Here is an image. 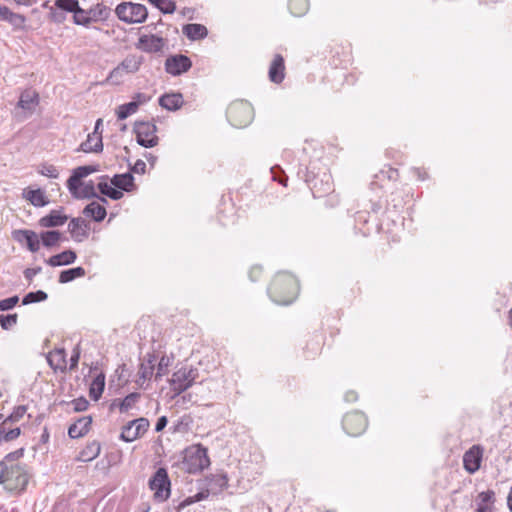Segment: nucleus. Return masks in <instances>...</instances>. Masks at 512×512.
I'll return each instance as SVG.
<instances>
[{
    "mask_svg": "<svg viewBox=\"0 0 512 512\" xmlns=\"http://www.w3.org/2000/svg\"><path fill=\"white\" fill-rule=\"evenodd\" d=\"M105 388V375L103 373L98 374L90 384L89 394L93 400H98Z\"/></svg>",
    "mask_w": 512,
    "mask_h": 512,
    "instance_id": "nucleus-34",
    "label": "nucleus"
},
{
    "mask_svg": "<svg viewBox=\"0 0 512 512\" xmlns=\"http://www.w3.org/2000/svg\"><path fill=\"white\" fill-rule=\"evenodd\" d=\"M170 479L165 468H159L149 480V487L154 491L155 499L165 501L170 496Z\"/></svg>",
    "mask_w": 512,
    "mask_h": 512,
    "instance_id": "nucleus-6",
    "label": "nucleus"
},
{
    "mask_svg": "<svg viewBox=\"0 0 512 512\" xmlns=\"http://www.w3.org/2000/svg\"><path fill=\"white\" fill-rule=\"evenodd\" d=\"M187 471L195 474L210 465L207 449L201 445H193L185 450L184 461Z\"/></svg>",
    "mask_w": 512,
    "mask_h": 512,
    "instance_id": "nucleus-3",
    "label": "nucleus"
},
{
    "mask_svg": "<svg viewBox=\"0 0 512 512\" xmlns=\"http://www.w3.org/2000/svg\"><path fill=\"white\" fill-rule=\"evenodd\" d=\"M47 293L42 290H38L36 292H29L22 299L23 305H28L32 303L41 302L47 299Z\"/></svg>",
    "mask_w": 512,
    "mask_h": 512,
    "instance_id": "nucleus-46",
    "label": "nucleus"
},
{
    "mask_svg": "<svg viewBox=\"0 0 512 512\" xmlns=\"http://www.w3.org/2000/svg\"><path fill=\"white\" fill-rule=\"evenodd\" d=\"M254 116L253 107L247 101H235L227 109V119L236 128L246 127Z\"/></svg>",
    "mask_w": 512,
    "mask_h": 512,
    "instance_id": "nucleus-2",
    "label": "nucleus"
},
{
    "mask_svg": "<svg viewBox=\"0 0 512 512\" xmlns=\"http://www.w3.org/2000/svg\"><path fill=\"white\" fill-rule=\"evenodd\" d=\"M192 67V62L189 57L178 54L169 56L165 60V70L167 73L178 76L187 72Z\"/></svg>",
    "mask_w": 512,
    "mask_h": 512,
    "instance_id": "nucleus-12",
    "label": "nucleus"
},
{
    "mask_svg": "<svg viewBox=\"0 0 512 512\" xmlns=\"http://www.w3.org/2000/svg\"><path fill=\"white\" fill-rule=\"evenodd\" d=\"M49 18L51 19V21L58 24L62 23L66 19L64 12L62 10H59L55 6L50 8Z\"/></svg>",
    "mask_w": 512,
    "mask_h": 512,
    "instance_id": "nucleus-54",
    "label": "nucleus"
},
{
    "mask_svg": "<svg viewBox=\"0 0 512 512\" xmlns=\"http://www.w3.org/2000/svg\"><path fill=\"white\" fill-rule=\"evenodd\" d=\"M11 482V488L23 490L28 483V475L20 464H6L3 483Z\"/></svg>",
    "mask_w": 512,
    "mask_h": 512,
    "instance_id": "nucleus-10",
    "label": "nucleus"
},
{
    "mask_svg": "<svg viewBox=\"0 0 512 512\" xmlns=\"http://www.w3.org/2000/svg\"><path fill=\"white\" fill-rule=\"evenodd\" d=\"M342 425L347 434L358 436L367 428V418L362 412H351L344 416Z\"/></svg>",
    "mask_w": 512,
    "mask_h": 512,
    "instance_id": "nucleus-8",
    "label": "nucleus"
},
{
    "mask_svg": "<svg viewBox=\"0 0 512 512\" xmlns=\"http://www.w3.org/2000/svg\"><path fill=\"white\" fill-rule=\"evenodd\" d=\"M11 422L7 419V417L0 421V442L1 441H12L16 439L20 435V428L16 427L13 429L9 428V424Z\"/></svg>",
    "mask_w": 512,
    "mask_h": 512,
    "instance_id": "nucleus-31",
    "label": "nucleus"
},
{
    "mask_svg": "<svg viewBox=\"0 0 512 512\" xmlns=\"http://www.w3.org/2000/svg\"><path fill=\"white\" fill-rule=\"evenodd\" d=\"M148 2L164 14H172L176 10V3L173 0H148Z\"/></svg>",
    "mask_w": 512,
    "mask_h": 512,
    "instance_id": "nucleus-41",
    "label": "nucleus"
},
{
    "mask_svg": "<svg viewBox=\"0 0 512 512\" xmlns=\"http://www.w3.org/2000/svg\"><path fill=\"white\" fill-rule=\"evenodd\" d=\"M137 110V104L132 101L129 103L122 104L117 109V118L119 120H124L128 118L130 115L136 113Z\"/></svg>",
    "mask_w": 512,
    "mask_h": 512,
    "instance_id": "nucleus-42",
    "label": "nucleus"
},
{
    "mask_svg": "<svg viewBox=\"0 0 512 512\" xmlns=\"http://www.w3.org/2000/svg\"><path fill=\"white\" fill-rule=\"evenodd\" d=\"M483 457V448L479 445H473L464 453L463 465L470 474L479 470Z\"/></svg>",
    "mask_w": 512,
    "mask_h": 512,
    "instance_id": "nucleus-13",
    "label": "nucleus"
},
{
    "mask_svg": "<svg viewBox=\"0 0 512 512\" xmlns=\"http://www.w3.org/2000/svg\"><path fill=\"white\" fill-rule=\"evenodd\" d=\"M108 176H102L101 181L98 183L97 188L100 193L104 196L111 198L112 200H119L123 197V193L117 188L112 187L107 182Z\"/></svg>",
    "mask_w": 512,
    "mask_h": 512,
    "instance_id": "nucleus-29",
    "label": "nucleus"
},
{
    "mask_svg": "<svg viewBox=\"0 0 512 512\" xmlns=\"http://www.w3.org/2000/svg\"><path fill=\"white\" fill-rule=\"evenodd\" d=\"M134 177L130 173L116 174L111 179V184L114 185L118 190L129 192L132 190L134 185Z\"/></svg>",
    "mask_w": 512,
    "mask_h": 512,
    "instance_id": "nucleus-26",
    "label": "nucleus"
},
{
    "mask_svg": "<svg viewBox=\"0 0 512 512\" xmlns=\"http://www.w3.org/2000/svg\"><path fill=\"white\" fill-rule=\"evenodd\" d=\"M76 259V252L69 249L49 257L45 262L51 267H58L73 264Z\"/></svg>",
    "mask_w": 512,
    "mask_h": 512,
    "instance_id": "nucleus-17",
    "label": "nucleus"
},
{
    "mask_svg": "<svg viewBox=\"0 0 512 512\" xmlns=\"http://www.w3.org/2000/svg\"><path fill=\"white\" fill-rule=\"evenodd\" d=\"M99 171L98 165H85L79 166L75 168L72 172V175L67 180V188L68 190H75L77 186H81V179L87 177L88 175Z\"/></svg>",
    "mask_w": 512,
    "mask_h": 512,
    "instance_id": "nucleus-14",
    "label": "nucleus"
},
{
    "mask_svg": "<svg viewBox=\"0 0 512 512\" xmlns=\"http://www.w3.org/2000/svg\"><path fill=\"white\" fill-rule=\"evenodd\" d=\"M68 217L60 210H52L48 215L40 218L39 225L44 228L59 227L66 223Z\"/></svg>",
    "mask_w": 512,
    "mask_h": 512,
    "instance_id": "nucleus-19",
    "label": "nucleus"
},
{
    "mask_svg": "<svg viewBox=\"0 0 512 512\" xmlns=\"http://www.w3.org/2000/svg\"><path fill=\"white\" fill-rule=\"evenodd\" d=\"M27 411L26 406L20 405L14 408L13 412L7 417V419L11 422H18L23 416L25 415Z\"/></svg>",
    "mask_w": 512,
    "mask_h": 512,
    "instance_id": "nucleus-52",
    "label": "nucleus"
},
{
    "mask_svg": "<svg viewBox=\"0 0 512 512\" xmlns=\"http://www.w3.org/2000/svg\"><path fill=\"white\" fill-rule=\"evenodd\" d=\"M284 70V59L280 54H276L269 68V79L274 83H281L284 79Z\"/></svg>",
    "mask_w": 512,
    "mask_h": 512,
    "instance_id": "nucleus-21",
    "label": "nucleus"
},
{
    "mask_svg": "<svg viewBox=\"0 0 512 512\" xmlns=\"http://www.w3.org/2000/svg\"><path fill=\"white\" fill-rule=\"evenodd\" d=\"M47 362L54 370L65 371L66 369V352L64 349H55L47 355Z\"/></svg>",
    "mask_w": 512,
    "mask_h": 512,
    "instance_id": "nucleus-22",
    "label": "nucleus"
},
{
    "mask_svg": "<svg viewBox=\"0 0 512 512\" xmlns=\"http://www.w3.org/2000/svg\"><path fill=\"white\" fill-rule=\"evenodd\" d=\"M17 314L0 315V325L4 330H8L17 323Z\"/></svg>",
    "mask_w": 512,
    "mask_h": 512,
    "instance_id": "nucleus-48",
    "label": "nucleus"
},
{
    "mask_svg": "<svg viewBox=\"0 0 512 512\" xmlns=\"http://www.w3.org/2000/svg\"><path fill=\"white\" fill-rule=\"evenodd\" d=\"M204 498V494L203 493H198L197 495H195V497H188L187 499H185L183 502L180 503V505L178 506V510L186 507L187 505H190L196 501H200Z\"/></svg>",
    "mask_w": 512,
    "mask_h": 512,
    "instance_id": "nucleus-59",
    "label": "nucleus"
},
{
    "mask_svg": "<svg viewBox=\"0 0 512 512\" xmlns=\"http://www.w3.org/2000/svg\"><path fill=\"white\" fill-rule=\"evenodd\" d=\"M79 1L78 0H56L55 7L63 12L75 13L77 9H79Z\"/></svg>",
    "mask_w": 512,
    "mask_h": 512,
    "instance_id": "nucleus-45",
    "label": "nucleus"
},
{
    "mask_svg": "<svg viewBox=\"0 0 512 512\" xmlns=\"http://www.w3.org/2000/svg\"><path fill=\"white\" fill-rule=\"evenodd\" d=\"M92 424V418L90 416H85L79 418L74 424H72L68 429L69 437L76 439L84 436L90 430Z\"/></svg>",
    "mask_w": 512,
    "mask_h": 512,
    "instance_id": "nucleus-18",
    "label": "nucleus"
},
{
    "mask_svg": "<svg viewBox=\"0 0 512 512\" xmlns=\"http://www.w3.org/2000/svg\"><path fill=\"white\" fill-rule=\"evenodd\" d=\"M19 234L26 236L25 244L30 252L35 253L40 249V239L36 232L27 229H20Z\"/></svg>",
    "mask_w": 512,
    "mask_h": 512,
    "instance_id": "nucleus-35",
    "label": "nucleus"
},
{
    "mask_svg": "<svg viewBox=\"0 0 512 512\" xmlns=\"http://www.w3.org/2000/svg\"><path fill=\"white\" fill-rule=\"evenodd\" d=\"M83 214L91 217L96 222H101L106 217L107 212L104 206L97 202H91L84 208Z\"/></svg>",
    "mask_w": 512,
    "mask_h": 512,
    "instance_id": "nucleus-27",
    "label": "nucleus"
},
{
    "mask_svg": "<svg viewBox=\"0 0 512 512\" xmlns=\"http://www.w3.org/2000/svg\"><path fill=\"white\" fill-rule=\"evenodd\" d=\"M38 101V94L35 91L26 90L20 95L18 106L24 110L32 111Z\"/></svg>",
    "mask_w": 512,
    "mask_h": 512,
    "instance_id": "nucleus-32",
    "label": "nucleus"
},
{
    "mask_svg": "<svg viewBox=\"0 0 512 512\" xmlns=\"http://www.w3.org/2000/svg\"><path fill=\"white\" fill-rule=\"evenodd\" d=\"M23 456V449H18L16 451H13L11 453H8L4 460L6 462L7 465H9V463L15 461V460H18L19 458H21Z\"/></svg>",
    "mask_w": 512,
    "mask_h": 512,
    "instance_id": "nucleus-58",
    "label": "nucleus"
},
{
    "mask_svg": "<svg viewBox=\"0 0 512 512\" xmlns=\"http://www.w3.org/2000/svg\"><path fill=\"white\" fill-rule=\"evenodd\" d=\"M183 34L190 40L204 39L208 35L207 28L202 24H186L182 28Z\"/></svg>",
    "mask_w": 512,
    "mask_h": 512,
    "instance_id": "nucleus-23",
    "label": "nucleus"
},
{
    "mask_svg": "<svg viewBox=\"0 0 512 512\" xmlns=\"http://www.w3.org/2000/svg\"><path fill=\"white\" fill-rule=\"evenodd\" d=\"M124 74V71L121 69V67L118 65L115 67L108 75L106 82L113 83L115 85H119L122 82V76Z\"/></svg>",
    "mask_w": 512,
    "mask_h": 512,
    "instance_id": "nucleus-49",
    "label": "nucleus"
},
{
    "mask_svg": "<svg viewBox=\"0 0 512 512\" xmlns=\"http://www.w3.org/2000/svg\"><path fill=\"white\" fill-rule=\"evenodd\" d=\"M60 238L61 233L56 230L44 231L40 234L42 244L47 248L55 246L59 242Z\"/></svg>",
    "mask_w": 512,
    "mask_h": 512,
    "instance_id": "nucleus-39",
    "label": "nucleus"
},
{
    "mask_svg": "<svg viewBox=\"0 0 512 512\" xmlns=\"http://www.w3.org/2000/svg\"><path fill=\"white\" fill-rule=\"evenodd\" d=\"M167 39L155 34L141 35L136 48L145 53H161L167 46Z\"/></svg>",
    "mask_w": 512,
    "mask_h": 512,
    "instance_id": "nucleus-9",
    "label": "nucleus"
},
{
    "mask_svg": "<svg viewBox=\"0 0 512 512\" xmlns=\"http://www.w3.org/2000/svg\"><path fill=\"white\" fill-rule=\"evenodd\" d=\"M494 502V492L491 490L483 491L478 495L477 512H493L492 503Z\"/></svg>",
    "mask_w": 512,
    "mask_h": 512,
    "instance_id": "nucleus-30",
    "label": "nucleus"
},
{
    "mask_svg": "<svg viewBox=\"0 0 512 512\" xmlns=\"http://www.w3.org/2000/svg\"><path fill=\"white\" fill-rule=\"evenodd\" d=\"M198 372L196 369L182 367L176 372L173 373L171 379V385L175 392L182 393L192 386L194 383Z\"/></svg>",
    "mask_w": 512,
    "mask_h": 512,
    "instance_id": "nucleus-7",
    "label": "nucleus"
},
{
    "mask_svg": "<svg viewBox=\"0 0 512 512\" xmlns=\"http://www.w3.org/2000/svg\"><path fill=\"white\" fill-rule=\"evenodd\" d=\"M89 14L90 22H98L106 20L110 15V9L103 4H96L87 10Z\"/></svg>",
    "mask_w": 512,
    "mask_h": 512,
    "instance_id": "nucleus-33",
    "label": "nucleus"
},
{
    "mask_svg": "<svg viewBox=\"0 0 512 512\" xmlns=\"http://www.w3.org/2000/svg\"><path fill=\"white\" fill-rule=\"evenodd\" d=\"M168 367V361L165 359V357H162L158 363L157 373L155 375V378H161L164 374L167 372Z\"/></svg>",
    "mask_w": 512,
    "mask_h": 512,
    "instance_id": "nucleus-57",
    "label": "nucleus"
},
{
    "mask_svg": "<svg viewBox=\"0 0 512 512\" xmlns=\"http://www.w3.org/2000/svg\"><path fill=\"white\" fill-rule=\"evenodd\" d=\"M41 267L36 268H27L24 271V277L30 282L32 281L33 277L36 276L41 272Z\"/></svg>",
    "mask_w": 512,
    "mask_h": 512,
    "instance_id": "nucleus-63",
    "label": "nucleus"
},
{
    "mask_svg": "<svg viewBox=\"0 0 512 512\" xmlns=\"http://www.w3.org/2000/svg\"><path fill=\"white\" fill-rule=\"evenodd\" d=\"M154 357L148 359L146 362H142L139 366L138 370V379L136 380V383L143 387V384L150 380L154 373Z\"/></svg>",
    "mask_w": 512,
    "mask_h": 512,
    "instance_id": "nucleus-25",
    "label": "nucleus"
},
{
    "mask_svg": "<svg viewBox=\"0 0 512 512\" xmlns=\"http://www.w3.org/2000/svg\"><path fill=\"white\" fill-rule=\"evenodd\" d=\"M89 18L90 17H89L88 11L81 8L80 6H79V9H77L75 11V13L73 14L74 24L80 25V26L89 27L91 24Z\"/></svg>",
    "mask_w": 512,
    "mask_h": 512,
    "instance_id": "nucleus-44",
    "label": "nucleus"
},
{
    "mask_svg": "<svg viewBox=\"0 0 512 512\" xmlns=\"http://www.w3.org/2000/svg\"><path fill=\"white\" fill-rule=\"evenodd\" d=\"M212 480L215 482V484L223 489L227 486L228 478L226 475L220 474V475H214Z\"/></svg>",
    "mask_w": 512,
    "mask_h": 512,
    "instance_id": "nucleus-60",
    "label": "nucleus"
},
{
    "mask_svg": "<svg viewBox=\"0 0 512 512\" xmlns=\"http://www.w3.org/2000/svg\"><path fill=\"white\" fill-rule=\"evenodd\" d=\"M148 428L149 421L146 418L132 420L123 427L120 438L125 442H132L142 436Z\"/></svg>",
    "mask_w": 512,
    "mask_h": 512,
    "instance_id": "nucleus-11",
    "label": "nucleus"
},
{
    "mask_svg": "<svg viewBox=\"0 0 512 512\" xmlns=\"http://www.w3.org/2000/svg\"><path fill=\"white\" fill-rule=\"evenodd\" d=\"M100 444L92 442L88 444L79 454L78 459L83 462H88L95 459L100 454Z\"/></svg>",
    "mask_w": 512,
    "mask_h": 512,
    "instance_id": "nucleus-37",
    "label": "nucleus"
},
{
    "mask_svg": "<svg viewBox=\"0 0 512 512\" xmlns=\"http://www.w3.org/2000/svg\"><path fill=\"white\" fill-rule=\"evenodd\" d=\"M140 398V394L133 392L128 394L123 400L119 401L118 407L121 413L127 412L131 409Z\"/></svg>",
    "mask_w": 512,
    "mask_h": 512,
    "instance_id": "nucleus-43",
    "label": "nucleus"
},
{
    "mask_svg": "<svg viewBox=\"0 0 512 512\" xmlns=\"http://www.w3.org/2000/svg\"><path fill=\"white\" fill-rule=\"evenodd\" d=\"M5 21L10 23L15 29H22L25 25L26 18L24 15L12 12Z\"/></svg>",
    "mask_w": 512,
    "mask_h": 512,
    "instance_id": "nucleus-47",
    "label": "nucleus"
},
{
    "mask_svg": "<svg viewBox=\"0 0 512 512\" xmlns=\"http://www.w3.org/2000/svg\"><path fill=\"white\" fill-rule=\"evenodd\" d=\"M131 170L137 174H144L146 170V163L143 160H137Z\"/></svg>",
    "mask_w": 512,
    "mask_h": 512,
    "instance_id": "nucleus-62",
    "label": "nucleus"
},
{
    "mask_svg": "<svg viewBox=\"0 0 512 512\" xmlns=\"http://www.w3.org/2000/svg\"><path fill=\"white\" fill-rule=\"evenodd\" d=\"M79 358H80V352L78 350V347H76L74 349V352H73L71 358H70V369L71 370H73L77 367Z\"/></svg>",
    "mask_w": 512,
    "mask_h": 512,
    "instance_id": "nucleus-64",
    "label": "nucleus"
},
{
    "mask_svg": "<svg viewBox=\"0 0 512 512\" xmlns=\"http://www.w3.org/2000/svg\"><path fill=\"white\" fill-rule=\"evenodd\" d=\"M324 178H325V187H323V188L318 189L317 181L314 182V185L312 187V191H313L314 195L318 194L319 196H321L322 194H326L332 190V186L330 183V176L325 174Z\"/></svg>",
    "mask_w": 512,
    "mask_h": 512,
    "instance_id": "nucleus-53",
    "label": "nucleus"
},
{
    "mask_svg": "<svg viewBox=\"0 0 512 512\" xmlns=\"http://www.w3.org/2000/svg\"><path fill=\"white\" fill-rule=\"evenodd\" d=\"M278 173L280 174H284L283 170L279 167V166H274L271 168V174H272V178L274 181H278L280 184L286 186V182H287V177L284 175L283 177H280L278 175Z\"/></svg>",
    "mask_w": 512,
    "mask_h": 512,
    "instance_id": "nucleus-55",
    "label": "nucleus"
},
{
    "mask_svg": "<svg viewBox=\"0 0 512 512\" xmlns=\"http://www.w3.org/2000/svg\"><path fill=\"white\" fill-rule=\"evenodd\" d=\"M299 290L297 279L286 272L278 273L269 289L268 293L272 301L280 305L291 304L297 296Z\"/></svg>",
    "mask_w": 512,
    "mask_h": 512,
    "instance_id": "nucleus-1",
    "label": "nucleus"
},
{
    "mask_svg": "<svg viewBox=\"0 0 512 512\" xmlns=\"http://www.w3.org/2000/svg\"><path fill=\"white\" fill-rule=\"evenodd\" d=\"M183 97L180 93L164 94L159 98V105L169 111H175L181 108Z\"/></svg>",
    "mask_w": 512,
    "mask_h": 512,
    "instance_id": "nucleus-24",
    "label": "nucleus"
},
{
    "mask_svg": "<svg viewBox=\"0 0 512 512\" xmlns=\"http://www.w3.org/2000/svg\"><path fill=\"white\" fill-rule=\"evenodd\" d=\"M69 191L72 194V196L77 199L98 198L102 202L107 203V200L104 197L98 196L92 181L88 183H82V185L77 186L75 190Z\"/></svg>",
    "mask_w": 512,
    "mask_h": 512,
    "instance_id": "nucleus-16",
    "label": "nucleus"
},
{
    "mask_svg": "<svg viewBox=\"0 0 512 512\" xmlns=\"http://www.w3.org/2000/svg\"><path fill=\"white\" fill-rule=\"evenodd\" d=\"M72 405H73L74 411L82 412L88 408L89 402L85 398L81 397V398L73 400Z\"/></svg>",
    "mask_w": 512,
    "mask_h": 512,
    "instance_id": "nucleus-56",
    "label": "nucleus"
},
{
    "mask_svg": "<svg viewBox=\"0 0 512 512\" xmlns=\"http://www.w3.org/2000/svg\"><path fill=\"white\" fill-rule=\"evenodd\" d=\"M19 302L18 296H12L3 300H0V311H8L13 309Z\"/></svg>",
    "mask_w": 512,
    "mask_h": 512,
    "instance_id": "nucleus-51",
    "label": "nucleus"
},
{
    "mask_svg": "<svg viewBox=\"0 0 512 512\" xmlns=\"http://www.w3.org/2000/svg\"><path fill=\"white\" fill-rule=\"evenodd\" d=\"M89 224L82 218H72L68 224V231L75 241H82L87 238L89 233Z\"/></svg>",
    "mask_w": 512,
    "mask_h": 512,
    "instance_id": "nucleus-15",
    "label": "nucleus"
},
{
    "mask_svg": "<svg viewBox=\"0 0 512 512\" xmlns=\"http://www.w3.org/2000/svg\"><path fill=\"white\" fill-rule=\"evenodd\" d=\"M85 275L86 271L83 267H74L61 271L58 281L61 284H65Z\"/></svg>",
    "mask_w": 512,
    "mask_h": 512,
    "instance_id": "nucleus-36",
    "label": "nucleus"
},
{
    "mask_svg": "<svg viewBox=\"0 0 512 512\" xmlns=\"http://www.w3.org/2000/svg\"><path fill=\"white\" fill-rule=\"evenodd\" d=\"M85 153H99L103 150V142L101 133H90L86 141L82 142L79 148Z\"/></svg>",
    "mask_w": 512,
    "mask_h": 512,
    "instance_id": "nucleus-20",
    "label": "nucleus"
},
{
    "mask_svg": "<svg viewBox=\"0 0 512 512\" xmlns=\"http://www.w3.org/2000/svg\"><path fill=\"white\" fill-rule=\"evenodd\" d=\"M23 197L35 207H44L49 203L44 191L41 189L24 191Z\"/></svg>",
    "mask_w": 512,
    "mask_h": 512,
    "instance_id": "nucleus-28",
    "label": "nucleus"
},
{
    "mask_svg": "<svg viewBox=\"0 0 512 512\" xmlns=\"http://www.w3.org/2000/svg\"><path fill=\"white\" fill-rule=\"evenodd\" d=\"M142 64V58L137 56H128L126 57L119 66L126 73H135L140 69Z\"/></svg>",
    "mask_w": 512,
    "mask_h": 512,
    "instance_id": "nucleus-38",
    "label": "nucleus"
},
{
    "mask_svg": "<svg viewBox=\"0 0 512 512\" xmlns=\"http://www.w3.org/2000/svg\"><path fill=\"white\" fill-rule=\"evenodd\" d=\"M137 143L145 148L155 147L159 138L156 135L157 127L151 122L138 121L134 125Z\"/></svg>",
    "mask_w": 512,
    "mask_h": 512,
    "instance_id": "nucleus-5",
    "label": "nucleus"
},
{
    "mask_svg": "<svg viewBox=\"0 0 512 512\" xmlns=\"http://www.w3.org/2000/svg\"><path fill=\"white\" fill-rule=\"evenodd\" d=\"M149 100L150 96L146 95L145 93H136L132 102L136 103L137 107L139 108L140 105L147 103Z\"/></svg>",
    "mask_w": 512,
    "mask_h": 512,
    "instance_id": "nucleus-61",
    "label": "nucleus"
},
{
    "mask_svg": "<svg viewBox=\"0 0 512 512\" xmlns=\"http://www.w3.org/2000/svg\"><path fill=\"white\" fill-rule=\"evenodd\" d=\"M40 174L43 176L49 177V178H58L59 177V171L56 166L52 164H44L41 166L39 170Z\"/></svg>",
    "mask_w": 512,
    "mask_h": 512,
    "instance_id": "nucleus-50",
    "label": "nucleus"
},
{
    "mask_svg": "<svg viewBox=\"0 0 512 512\" xmlns=\"http://www.w3.org/2000/svg\"><path fill=\"white\" fill-rule=\"evenodd\" d=\"M117 17L128 24L142 23L148 16L145 5L133 2H122L115 9Z\"/></svg>",
    "mask_w": 512,
    "mask_h": 512,
    "instance_id": "nucleus-4",
    "label": "nucleus"
},
{
    "mask_svg": "<svg viewBox=\"0 0 512 512\" xmlns=\"http://www.w3.org/2000/svg\"><path fill=\"white\" fill-rule=\"evenodd\" d=\"M289 10L294 16H302L308 11V0H290Z\"/></svg>",
    "mask_w": 512,
    "mask_h": 512,
    "instance_id": "nucleus-40",
    "label": "nucleus"
}]
</instances>
